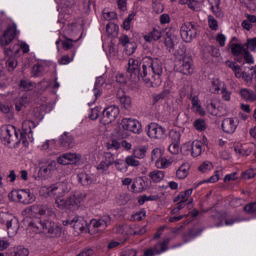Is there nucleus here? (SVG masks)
<instances>
[{
  "label": "nucleus",
  "mask_w": 256,
  "mask_h": 256,
  "mask_svg": "<svg viewBox=\"0 0 256 256\" xmlns=\"http://www.w3.org/2000/svg\"><path fill=\"white\" fill-rule=\"evenodd\" d=\"M127 73L131 79H142L147 87H159L163 80V64L159 59L146 57L142 63L135 58H130L128 61Z\"/></svg>",
  "instance_id": "obj_1"
},
{
  "label": "nucleus",
  "mask_w": 256,
  "mask_h": 256,
  "mask_svg": "<svg viewBox=\"0 0 256 256\" xmlns=\"http://www.w3.org/2000/svg\"><path fill=\"white\" fill-rule=\"evenodd\" d=\"M71 191V186L67 182H58L50 186H42L40 188V195L42 197H55V204L58 209H69L75 211L83 205L85 195L81 192H74L67 199L65 196Z\"/></svg>",
  "instance_id": "obj_2"
},
{
  "label": "nucleus",
  "mask_w": 256,
  "mask_h": 256,
  "mask_svg": "<svg viewBox=\"0 0 256 256\" xmlns=\"http://www.w3.org/2000/svg\"><path fill=\"white\" fill-rule=\"evenodd\" d=\"M30 229L34 231V233H43L47 237H51L55 239L57 237H61L63 233V229L61 226L51 221H42L38 225L35 223H31Z\"/></svg>",
  "instance_id": "obj_3"
},
{
  "label": "nucleus",
  "mask_w": 256,
  "mask_h": 256,
  "mask_svg": "<svg viewBox=\"0 0 256 256\" xmlns=\"http://www.w3.org/2000/svg\"><path fill=\"white\" fill-rule=\"evenodd\" d=\"M0 139L6 147H19L23 143L19 131L11 125L0 128Z\"/></svg>",
  "instance_id": "obj_4"
},
{
  "label": "nucleus",
  "mask_w": 256,
  "mask_h": 256,
  "mask_svg": "<svg viewBox=\"0 0 256 256\" xmlns=\"http://www.w3.org/2000/svg\"><path fill=\"white\" fill-rule=\"evenodd\" d=\"M8 197L10 201L22 203L23 205H31V203H35V194L29 189L12 190Z\"/></svg>",
  "instance_id": "obj_5"
},
{
  "label": "nucleus",
  "mask_w": 256,
  "mask_h": 256,
  "mask_svg": "<svg viewBox=\"0 0 256 256\" xmlns=\"http://www.w3.org/2000/svg\"><path fill=\"white\" fill-rule=\"evenodd\" d=\"M197 33H199V28L193 22H185L180 27V35L185 43H191L197 37Z\"/></svg>",
  "instance_id": "obj_6"
},
{
  "label": "nucleus",
  "mask_w": 256,
  "mask_h": 256,
  "mask_svg": "<svg viewBox=\"0 0 256 256\" xmlns=\"http://www.w3.org/2000/svg\"><path fill=\"white\" fill-rule=\"evenodd\" d=\"M37 124L31 120H24L22 123V132H19L23 147H29V141L33 142V129Z\"/></svg>",
  "instance_id": "obj_7"
},
{
  "label": "nucleus",
  "mask_w": 256,
  "mask_h": 256,
  "mask_svg": "<svg viewBox=\"0 0 256 256\" xmlns=\"http://www.w3.org/2000/svg\"><path fill=\"white\" fill-rule=\"evenodd\" d=\"M2 223L6 224L9 237H15L19 231V221L13 215L7 212L0 213Z\"/></svg>",
  "instance_id": "obj_8"
},
{
  "label": "nucleus",
  "mask_w": 256,
  "mask_h": 256,
  "mask_svg": "<svg viewBox=\"0 0 256 256\" xmlns=\"http://www.w3.org/2000/svg\"><path fill=\"white\" fill-rule=\"evenodd\" d=\"M18 33L19 32L17 31V24L12 23L8 25L7 28L4 30L3 35L0 37V44L3 47L10 45V43H13Z\"/></svg>",
  "instance_id": "obj_9"
},
{
  "label": "nucleus",
  "mask_w": 256,
  "mask_h": 256,
  "mask_svg": "<svg viewBox=\"0 0 256 256\" xmlns=\"http://www.w3.org/2000/svg\"><path fill=\"white\" fill-rule=\"evenodd\" d=\"M120 127L124 131H130V133H136L137 135L141 133V122L137 119L123 118L120 122Z\"/></svg>",
  "instance_id": "obj_10"
},
{
  "label": "nucleus",
  "mask_w": 256,
  "mask_h": 256,
  "mask_svg": "<svg viewBox=\"0 0 256 256\" xmlns=\"http://www.w3.org/2000/svg\"><path fill=\"white\" fill-rule=\"evenodd\" d=\"M114 163L115 154L111 152H104L102 155V159L97 165L96 169L97 171H100V173H107L109 171V167H111V165H114Z\"/></svg>",
  "instance_id": "obj_11"
},
{
  "label": "nucleus",
  "mask_w": 256,
  "mask_h": 256,
  "mask_svg": "<svg viewBox=\"0 0 256 256\" xmlns=\"http://www.w3.org/2000/svg\"><path fill=\"white\" fill-rule=\"evenodd\" d=\"M119 112V107L116 105L108 106L103 110L101 123H103V125H109V123H113V121L119 117Z\"/></svg>",
  "instance_id": "obj_12"
},
{
  "label": "nucleus",
  "mask_w": 256,
  "mask_h": 256,
  "mask_svg": "<svg viewBox=\"0 0 256 256\" xmlns=\"http://www.w3.org/2000/svg\"><path fill=\"white\" fill-rule=\"evenodd\" d=\"M147 134L150 139H165L167 137V130L157 123H150Z\"/></svg>",
  "instance_id": "obj_13"
},
{
  "label": "nucleus",
  "mask_w": 256,
  "mask_h": 256,
  "mask_svg": "<svg viewBox=\"0 0 256 256\" xmlns=\"http://www.w3.org/2000/svg\"><path fill=\"white\" fill-rule=\"evenodd\" d=\"M222 131L227 135H233L239 127V119L237 117H227L222 120L221 123Z\"/></svg>",
  "instance_id": "obj_14"
},
{
  "label": "nucleus",
  "mask_w": 256,
  "mask_h": 256,
  "mask_svg": "<svg viewBox=\"0 0 256 256\" xmlns=\"http://www.w3.org/2000/svg\"><path fill=\"white\" fill-rule=\"evenodd\" d=\"M57 171V162L55 160H47L40 166L39 175L41 177H51Z\"/></svg>",
  "instance_id": "obj_15"
},
{
  "label": "nucleus",
  "mask_w": 256,
  "mask_h": 256,
  "mask_svg": "<svg viewBox=\"0 0 256 256\" xmlns=\"http://www.w3.org/2000/svg\"><path fill=\"white\" fill-rule=\"evenodd\" d=\"M59 165H75L81 161V154L77 153H66L58 157Z\"/></svg>",
  "instance_id": "obj_16"
},
{
  "label": "nucleus",
  "mask_w": 256,
  "mask_h": 256,
  "mask_svg": "<svg viewBox=\"0 0 256 256\" xmlns=\"http://www.w3.org/2000/svg\"><path fill=\"white\" fill-rule=\"evenodd\" d=\"M179 71L183 75H191L193 73V59L187 55L182 56L179 60Z\"/></svg>",
  "instance_id": "obj_17"
},
{
  "label": "nucleus",
  "mask_w": 256,
  "mask_h": 256,
  "mask_svg": "<svg viewBox=\"0 0 256 256\" xmlns=\"http://www.w3.org/2000/svg\"><path fill=\"white\" fill-rule=\"evenodd\" d=\"M109 225H111V216L109 215L94 218L90 221V227H93V229H105Z\"/></svg>",
  "instance_id": "obj_18"
},
{
  "label": "nucleus",
  "mask_w": 256,
  "mask_h": 256,
  "mask_svg": "<svg viewBox=\"0 0 256 256\" xmlns=\"http://www.w3.org/2000/svg\"><path fill=\"white\" fill-rule=\"evenodd\" d=\"M70 226L76 233H83L87 227V221L81 216H75L70 220Z\"/></svg>",
  "instance_id": "obj_19"
},
{
  "label": "nucleus",
  "mask_w": 256,
  "mask_h": 256,
  "mask_svg": "<svg viewBox=\"0 0 256 256\" xmlns=\"http://www.w3.org/2000/svg\"><path fill=\"white\" fill-rule=\"evenodd\" d=\"M103 85H105V78L98 77L95 81L94 89H93L94 98L92 102H88L89 107H91V105H93V103H95V101H97V99L101 97L103 93Z\"/></svg>",
  "instance_id": "obj_20"
},
{
  "label": "nucleus",
  "mask_w": 256,
  "mask_h": 256,
  "mask_svg": "<svg viewBox=\"0 0 256 256\" xmlns=\"http://www.w3.org/2000/svg\"><path fill=\"white\" fill-rule=\"evenodd\" d=\"M163 37V32L160 28H153L148 33L143 35L144 41L146 43H155V41H159Z\"/></svg>",
  "instance_id": "obj_21"
},
{
  "label": "nucleus",
  "mask_w": 256,
  "mask_h": 256,
  "mask_svg": "<svg viewBox=\"0 0 256 256\" xmlns=\"http://www.w3.org/2000/svg\"><path fill=\"white\" fill-rule=\"evenodd\" d=\"M190 101L192 103L193 113H196L197 115H201V117H204V115H206V112H205V109H203V106H201V102L199 101V96L191 95Z\"/></svg>",
  "instance_id": "obj_22"
},
{
  "label": "nucleus",
  "mask_w": 256,
  "mask_h": 256,
  "mask_svg": "<svg viewBox=\"0 0 256 256\" xmlns=\"http://www.w3.org/2000/svg\"><path fill=\"white\" fill-rule=\"evenodd\" d=\"M230 48L232 51V54H234L236 57H239V55H243L245 53V48L243 45L239 42H237V38H232L230 42Z\"/></svg>",
  "instance_id": "obj_23"
},
{
  "label": "nucleus",
  "mask_w": 256,
  "mask_h": 256,
  "mask_svg": "<svg viewBox=\"0 0 256 256\" xmlns=\"http://www.w3.org/2000/svg\"><path fill=\"white\" fill-rule=\"evenodd\" d=\"M240 97H242L244 101H247L248 103H255L256 101V93L251 89L241 88Z\"/></svg>",
  "instance_id": "obj_24"
},
{
  "label": "nucleus",
  "mask_w": 256,
  "mask_h": 256,
  "mask_svg": "<svg viewBox=\"0 0 256 256\" xmlns=\"http://www.w3.org/2000/svg\"><path fill=\"white\" fill-rule=\"evenodd\" d=\"M210 9L214 15L219 18L223 17V10H221V0H208Z\"/></svg>",
  "instance_id": "obj_25"
},
{
  "label": "nucleus",
  "mask_w": 256,
  "mask_h": 256,
  "mask_svg": "<svg viewBox=\"0 0 256 256\" xmlns=\"http://www.w3.org/2000/svg\"><path fill=\"white\" fill-rule=\"evenodd\" d=\"M203 153V142L201 140H194L191 143V155L192 157H199Z\"/></svg>",
  "instance_id": "obj_26"
},
{
  "label": "nucleus",
  "mask_w": 256,
  "mask_h": 256,
  "mask_svg": "<svg viewBox=\"0 0 256 256\" xmlns=\"http://www.w3.org/2000/svg\"><path fill=\"white\" fill-rule=\"evenodd\" d=\"M180 5H187L188 9L191 11H201L202 5L201 2L197 0H179Z\"/></svg>",
  "instance_id": "obj_27"
},
{
  "label": "nucleus",
  "mask_w": 256,
  "mask_h": 256,
  "mask_svg": "<svg viewBox=\"0 0 256 256\" xmlns=\"http://www.w3.org/2000/svg\"><path fill=\"white\" fill-rule=\"evenodd\" d=\"M26 213L32 217H36V215H45L47 213V209H45L43 206L32 205L26 209Z\"/></svg>",
  "instance_id": "obj_28"
},
{
  "label": "nucleus",
  "mask_w": 256,
  "mask_h": 256,
  "mask_svg": "<svg viewBox=\"0 0 256 256\" xmlns=\"http://www.w3.org/2000/svg\"><path fill=\"white\" fill-rule=\"evenodd\" d=\"M223 82L219 78H213L210 82L209 92L217 95L223 89Z\"/></svg>",
  "instance_id": "obj_29"
},
{
  "label": "nucleus",
  "mask_w": 256,
  "mask_h": 256,
  "mask_svg": "<svg viewBox=\"0 0 256 256\" xmlns=\"http://www.w3.org/2000/svg\"><path fill=\"white\" fill-rule=\"evenodd\" d=\"M226 65L227 67H229V69H232L236 79H241L245 70H243V68H241L239 64L231 61H226Z\"/></svg>",
  "instance_id": "obj_30"
},
{
  "label": "nucleus",
  "mask_w": 256,
  "mask_h": 256,
  "mask_svg": "<svg viewBox=\"0 0 256 256\" xmlns=\"http://www.w3.org/2000/svg\"><path fill=\"white\" fill-rule=\"evenodd\" d=\"M133 193H141L145 190V180L142 177H138L133 181L131 186Z\"/></svg>",
  "instance_id": "obj_31"
},
{
  "label": "nucleus",
  "mask_w": 256,
  "mask_h": 256,
  "mask_svg": "<svg viewBox=\"0 0 256 256\" xmlns=\"http://www.w3.org/2000/svg\"><path fill=\"white\" fill-rule=\"evenodd\" d=\"M171 239L170 238H166L161 242H158L155 246H154V250L155 253H157L158 255H161V253H165V251H167V249H169V243H170Z\"/></svg>",
  "instance_id": "obj_32"
},
{
  "label": "nucleus",
  "mask_w": 256,
  "mask_h": 256,
  "mask_svg": "<svg viewBox=\"0 0 256 256\" xmlns=\"http://www.w3.org/2000/svg\"><path fill=\"white\" fill-rule=\"evenodd\" d=\"M149 178L152 183H161L165 179V172L161 170H154L149 173Z\"/></svg>",
  "instance_id": "obj_33"
},
{
  "label": "nucleus",
  "mask_w": 256,
  "mask_h": 256,
  "mask_svg": "<svg viewBox=\"0 0 256 256\" xmlns=\"http://www.w3.org/2000/svg\"><path fill=\"white\" fill-rule=\"evenodd\" d=\"M191 195H193V189L185 190L177 196V201H182L183 203H187L188 201V204H191L193 203V198L189 199Z\"/></svg>",
  "instance_id": "obj_34"
},
{
  "label": "nucleus",
  "mask_w": 256,
  "mask_h": 256,
  "mask_svg": "<svg viewBox=\"0 0 256 256\" xmlns=\"http://www.w3.org/2000/svg\"><path fill=\"white\" fill-rule=\"evenodd\" d=\"M155 165L157 169H167V167H171V165H173V159L161 157L155 162Z\"/></svg>",
  "instance_id": "obj_35"
},
{
  "label": "nucleus",
  "mask_w": 256,
  "mask_h": 256,
  "mask_svg": "<svg viewBox=\"0 0 256 256\" xmlns=\"http://www.w3.org/2000/svg\"><path fill=\"white\" fill-rule=\"evenodd\" d=\"M189 175V164L183 163L176 171L177 179H186Z\"/></svg>",
  "instance_id": "obj_36"
},
{
  "label": "nucleus",
  "mask_w": 256,
  "mask_h": 256,
  "mask_svg": "<svg viewBox=\"0 0 256 256\" xmlns=\"http://www.w3.org/2000/svg\"><path fill=\"white\" fill-rule=\"evenodd\" d=\"M117 97L122 107H124V109H129V107H131V97L125 95L124 92H119L117 94Z\"/></svg>",
  "instance_id": "obj_37"
},
{
  "label": "nucleus",
  "mask_w": 256,
  "mask_h": 256,
  "mask_svg": "<svg viewBox=\"0 0 256 256\" xmlns=\"http://www.w3.org/2000/svg\"><path fill=\"white\" fill-rule=\"evenodd\" d=\"M60 143L63 147H73V136H71L69 133L62 134L60 137Z\"/></svg>",
  "instance_id": "obj_38"
},
{
  "label": "nucleus",
  "mask_w": 256,
  "mask_h": 256,
  "mask_svg": "<svg viewBox=\"0 0 256 256\" xmlns=\"http://www.w3.org/2000/svg\"><path fill=\"white\" fill-rule=\"evenodd\" d=\"M177 43V36L167 34L165 38L164 45L167 47L168 51L175 49V44Z\"/></svg>",
  "instance_id": "obj_39"
},
{
  "label": "nucleus",
  "mask_w": 256,
  "mask_h": 256,
  "mask_svg": "<svg viewBox=\"0 0 256 256\" xmlns=\"http://www.w3.org/2000/svg\"><path fill=\"white\" fill-rule=\"evenodd\" d=\"M11 256H29V249L23 246L14 247L11 252Z\"/></svg>",
  "instance_id": "obj_40"
},
{
  "label": "nucleus",
  "mask_w": 256,
  "mask_h": 256,
  "mask_svg": "<svg viewBox=\"0 0 256 256\" xmlns=\"http://www.w3.org/2000/svg\"><path fill=\"white\" fill-rule=\"evenodd\" d=\"M133 155L136 159H145V157H147V146L134 148Z\"/></svg>",
  "instance_id": "obj_41"
},
{
  "label": "nucleus",
  "mask_w": 256,
  "mask_h": 256,
  "mask_svg": "<svg viewBox=\"0 0 256 256\" xmlns=\"http://www.w3.org/2000/svg\"><path fill=\"white\" fill-rule=\"evenodd\" d=\"M234 151L239 157H247L251 155V150L247 149V147L243 145H236Z\"/></svg>",
  "instance_id": "obj_42"
},
{
  "label": "nucleus",
  "mask_w": 256,
  "mask_h": 256,
  "mask_svg": "<svg viewBox=\"0 0 256 256\" xmlns=\"http://www.w3.org/2000/svg\"><path fill=\"white\" fill-rule=\"evenodd\" d=\"M125 163L129 167H139L141 165V162L137 160V157L135 155H130L125 158Z\"/></svg>",
  "instance_id": "obj_43"
},
{
  "label": "nucleus",
  "mask_w": 256,
  "mask_h": 256,
  "mask_svg": "<svg viewBox=\"0 0 256 256\" xmlns=\"http://www.w3.org/2000/svg\"><path fill=\"white\" fill-rule=\"evenodd\" d=\"M77 41L78 40H73L64 36V40L62 41V47L64 51H69L70 49H73L74 43H77Z\"/></svg>",
  "instance_id": "obj_44"
},
{
  "label": "nucleus",
  "mask_w": 256,
  "mask_h": 256,
  "mask_svg": "<svg viewBox=\"0 0 256 256\" xmlns=\"http://www.w3.org/2000/svg\"><path fill=\"white\" fill-rule=\"evenodd\" d=\"M77 53V49H75L72 53V57H69V55H64L62 56L59 60L58 63L59 65H69L75 59V55Z\"/></svg>",
  "instance_id": "obj_45"
},
{
  "label": "nucleus",
  "mask_w": 256,
  "mask_h": 256,
  "mask_svg": "<svg viewBox=\"0 0 256 256\" xmlns=\"http://www.w3.org/2000/svg\"><path fill=\"white\" fill-rule=\"evenodd\" d=\"M106 149L108 151H119L121 149V143L117 140H110L106 143Z\"/></svg>",
  "instance_id": "obj_46"
},
{
  "label": "nucleus",
  "mask_w": 256,
  "mask_h": 256,
  "mask_svg": "<svg viewBox=\"0 0 256 256\" xmlns=\"http://www.w3.org/2000/svg\"><path fill=\"white\" fill-rule=\"evenodd\" d=\"M19 51H21L20 44H14L12 49L5 50V53L8 57H17V55H19Z\"/></svg>",
  "instance_id": "obj_47"
},
{
  "label": "nucleus",
  "mask_w": 256,
  "mask_h": 256,
  "mask_svg": "<svg viewBox=\"0 0 256 256\" xmlns=\"http://www.w3.org/2000/svg\"><path fill=\"white\" fill-rule=\"evenodd\" d=\"M78 179H79V182L84 186L91 185V183H93V179L91 178V176L85 173L79 174Z\"/></svg>",
  "instance_id": "obj_48"
},
{
  "label": "nucleus",
  "mask_w": 256,
  "mask_h": 256,
  "mask_svg": "<svg viewBox=\"0 0 256 256\" xmlns=\"http://www.w3.org/2000/svg\"><path fill=\"white\" fill-rule=\"evenodd\" d=\"M208 27L211 31H219V22L211 15L208 16Z\"/></svg>",
  "instance_id": "obj_49"
},
{
  "label": "nucleus",
  "mask_w": 256,
  "mask_h": 256,
  "mask_svg": "<svg viewBox=\"0 0 256 256\" xmlns=\"http://www.w3.org/2000/svg\"><path fill=\"white\" fill-rule=\"evenodd\" d=\"M114 165L117 169V171H120V173H126L127 171V165L125 164V161L121 159L114 160Z\"/></svg>",
  "instance_id": "obj_50"
},
{
  "label": "nucleus",
  "mask_w": 256,
  "mask_h": 256,
  "mask_svg": "<svg viewBox=\"0 0 256 256\" xmlns=\"http://www.w3.org/2000/svg\"><path fill=\"white\" fill-rule=\"evenodd\" d=\"M170 139H171V143L181 144V132H179L177 130H171L170 131Z\"/></svg>",
  "instance_id": "obj_51"
},
{
  "label": "nucleus",
  "mask_w": 256,
  "mask_h": 256,
  "mask_svg": "<svg viewBox=\"0 0 256 256\" xmlns=\"http://www.w3.org/2000/svg\"><path fill=\"white\" fill-rule=\"evenodd\" d=\"M103 19L106 21H112V19H117V13L110 11L109 9H104L102 13Z\"/></svg>",
  "instance_id": "obj_52"
},
{
  "label": "nucleus",
  "mask_w": 256,
  "mask_h": 256,
  "mask_svg": "<svg viewBox=\"0 0 256 256\" xmlns=\"http://www.w3.org/2000/svg\"><path fill=\"white\" fill-rule=\"evenodd\" d=\"M194 127L197 131H205L207 129V123L203 119H197L194 121Z\"/></svg>",
  "instance_id": "obj_53"
},
{
  "label": "nucleus",
  "mask_w": 256,
  "mask_h": 256,
  "mask_svg": "<svg viewBox=\"0 0 256 256\" xmlns=\"http://www.w3.org/2000/svg\"><path fill=\"white\" fill-rule=\"evenodd\" d=\"M35 87V84L29 80H22L20 82V88H22L23 91H31Z\"/></svg>",
  "instance_id": "obj_54"
},
{
  "label": "nucleus",
  "mask_w": 256,
  "mask_h": 256,
  "mask_svg": "<svg viewBox=\"0 0 256 256\" xmlns=\"http://www.w3.org/2000/svg\"><path fill=\"white\" fill-rule=\"evenodd\" d=\"M6 67L8 71H14L17 67V60L15 59V56H10V58L6 61Z\"/></svg>",
  "instance_id": "obj_55"
},
{
  "label": "nucleus",
  "mask_w": 256,
  "mask_h": 256,
  "mask_svg": "<svg viewBox=\"0 0 256 256\" xmlns=\"http://www.w3.org/2000/svg\"><path fill=\"white\" fill-rule=\"evenodd\" d=\"M179 143L171 142V144L168 147L169 153L172 155H179V151L181 150Z\"/></svg>",
  "instance_id": "obj_56"
},
{
  "label": "nucleus",
  "mask_w": 256,
  "mask_h": 256,
  "mask_svg": "<svg viewBox=\"0 0 256 256\" xmlns=\"http://www.w3.org/2000/svg\"><path fill=\"white\" fill-rule=\"evenodd\" d=\"M221 95L223 101H231V91L227 90V86H225V84L222 86Z\"/></svg>",
  "instance_id": "obj_57"
},
{
  "label": "nucleus",
  "mask_w": 256,
  "mask_h": 256,
  "mask_svg": "<svg viewBox=\"0 0 256 256\" xmlns=\"http://www.w3.org/2000/svg\"><path fill=\"white\" fill-rule=\"evenodd\" d=\"M211 169H213V163L209 161L204 162L199 167V171H201V173H207V171H211Z\"/></svg>",
  "instance_id": "obj_58"
},
{
  "label": "nucleus",
  "mask_w": 256,
  "mask_h": 256,
  "mask_svg": "<svg viewBox=\"0 0 256 256\" xmlns=\"http://www.w3.org/2000/svg\"><path fill=\"white\" fill-rule=\"evenodd\" d=\"M124 47L127 55H133L135 53V49H137V44L130 42Z\"/></svg>",
  "instance_id": "obj_59"
},
{
  "label": "nucleus",
  "mask_w": 256,
  "mask_h": 256,
  "mask_svg": "<svg viewBox=\"0 0 256 256\" xmlns=\"http://www.w3.org/2000/svg\"><path fill=\"white\" fill-rule=\"evenodd\" d=\"M240 79H243L245 83L251 85V83H253V74L244 71Z\"/></svg>",
  "instance_id": "obj_60"
},
{
  "label": "nucleus",
  "mask_w": 256,
  "mask_h": 256,
  "mask_svg": "<svg viewBox=\"0 0 256 256\" xmlns=\"http://www.w3.org/2000/svg\"><path fill=\"white\" fill-rule=\"evenodd\" d=\"M255 176H256V170L253 168H250L245 172H243V179L249 180V179H253V177Z\"/></svg>",
  "instance_id": "obj_61"
},
{
  "label": "nucleus",
  "mask_w": 256,
  "mask_h": 256,
  "mask_svg": "<svg viewBox=\"0 0 256 256\" xmlns=\"http://www.w3.org/2000/svg\"><path fill=\"white\" fill-rule=\"evenodd\" d=\"M151 159H152V161H155V163H157V161H159V159H161V149L154 148L152 150Z\"/></svg>",
  "instance_id": "obj_62"
},
{
  "label": "nucleus",
  "mask_w": 256,
  "mask_h": 256,
  "mask_svg": "<svg viewBox=\"0 0 256 256\" xmlns=\"http://www.w3.org/2000/svg\"><path fill=\"white\" fill-rule=\"evenodd\" d=\"M244 211L249 215H254V213H256V202L246 205L244 207Z\"/></svg>",
  "instance_id": "obj_63"
},
{
  "label": "nucleus",
  "mask_w": 256,
  "mask_h": 256,
  "mask_svg": "<svg viewBox=\"0 0 256 256\" xmlns=\"http://www.w3.org/2000/svg\"><path fill=\"white\" fill-rule=\"evenodd\" d=\"M246 47L250 51H256V37L248 39L246 43Z\"/></svg>",
  "instance_id": "obj_64"
}]
</instances>
